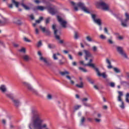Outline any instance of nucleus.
<instances>
[{
    "instance_id": "obj_1",
    "label": "nucleus",
    "mask_w": 129,
    "mask_h": 129,
    "mask_svg": "<svg viewBox=\"0 0 129 129\" xmlns=\"http://www.w3.org/2000/svg\"><path fill=\"white\" fill-rule=\"evenodd\" d=\"M44 119L41 113L36 109L31 110V119L28 126L30 129H43L47 127V124H43ZM43 124V125H42Z\"/></svg>"
},
{
    "instance_id": "obj_2",
    "label": "nucleus",
    "mask_w": 129,
    "mask_h": 129,
    "mask_svg": "<svg viewBox=\"0 0 129 129\" xmlns=\"http://www.w3.org/2000/svg\"><path fill=\"white\" fill-rule=\"evenodd\" d=\"M71 5L74 7V10L75 11H78V7L80 8L81 10L83 11L86 14H90V12L88 11V10L86 8V7H85V5H84V3H82L81 2H80L76 4V3H74V2H71Z\"/></svg>"
},
{
    "instance_id": "obj_3",
    "label": "nucleus",
    "mask_w": 129,
    "mask_h": 129,
    "mask_svg": "<svg viewBox=\"0 0 129 129\" xmlns=\"http://www.w3.org/2000/svg\"><path fill=\"white\" fill-rule=\"evenodd\" d=\"M23 83L24 86H25V87H27V88L28 89V90L29 91H31L34 94H35L36 95H39V93H38V91H37L36 90H35L34 88H33V87H32V86L30 84H29L26 82H24Z\"/></svg>"
},
{
    "instance_id": "obj_4",
    "label": "nucleus",
    "mask_w": 129,
    "mask_h": 129,
    "mask_svg": "<svg viewBox=\"0 0 129 129\" xmlns=\"http://www.w3.org/2000/svg\"><path fill=\"white\" fill-rule=\"evenodd\" d=\"M97 7L98 8H102L103 11H109V7L108 5L106 4L104 2H100L97 3Z\"/></svg>"
},
{
    "instance_id": "obj_5",
    "label": "nucleus",
    "mask_w": 129,
    "mask_h": 129,
    "mask_svg": "<svg viewBox=\"0 0 129 129\" xmlns=\"http://www.w3.org/2000/svg\"><path fill=\"white\" fill-rule=\"evenodd\" d=\"M52 29L54 31V36L55 37L56 40H57V41H59V44H63V43H64V41H63V40H60V36L57 34V32H58V30L56 29V24L52 25Z\"/></svg>"
},
{
    "instance_id": "obj_6",
    "label": "nucleus",
    "mask_w": 129,
    "mask_h": 129,
    "mask_svg": "<svg viewBox=\"0 0 129 129\" xmlns=\"http://www.w3.org/2000/svg\"><path fill=\"white\" fill-rule=\"evenodd\" d=\"M60 75H61V76H66V78H67V79H69V80H70L71 83V84H74L75 82L74 81H72L71 80V77L69 75V74H70V73H69V72L67 71H64V72H60Z\"/></svg>"
},
{
    "instance_id": "obj_7",
    "label": "nucleus",
    "mask_w": 129,
    "mask_h": 129,
    "mask_svg": "<svg viewBox=\"0 0 129 129\" xmlns=\"http://www.w3.org/2000/svg\"><path fill=\"white\" fill-rule=\"evenodd\" d=\"M118 93L119 95L118 96L117 100L118 101H120V102H121V105H119V107H120V108H122V109H124V103L123 102V101L121 99V96H122L123 94H122V92L118 91Z\"/></svg>"
},
{
    "instance_id": "obj_8",
    "label": "nucleus",
    "mask_w": 129,
    "mask_h": 129,
    "mask_svg": "<svg viewBox=\"0 0 129 129\" xmlns=\"http://www.w3.org/2000/svg\"><path fill=\"white\" fill-rule=\"evenodd\" d=\"M57 19L58 22L60 23V25L62 27V28H66V25L67 24V22H66L65 20H63L60 16H57Z\"/></svg>"
},
{
    "instance_id": "obj_9",
    "label": "nucleus",
    "mask_w": 129,
    "mask_h": 129,
    "mask_svg": "<svg viewBox=\"0 0 129 129\" xmlns=\"http://www.w3.org/2000/svg\"><path fill=\"white\" fill-rule=\"evenodd\" d=\"M117 51L120 54V55H121V56H123L124 58H127V56L126 55V54H125V52H124V51H123L122 47L120 46L117 47Z\"/></svg>"
},
{
    "instance_id": "obj_10",
    "label": "nucleus",
    "mask_w": 129,
    "mask_h": 129,
    "mask_svg": "<svg viewBox=\"0 0 129 129\" xmlns=\"http://www.w3.org/2000/svg\"><path fill=\"white\" fill-rule=\"evenodd\" d=\"M126 19L124 20V21L122 20L121 21V25L122 27H126V23H127V21H129V15L128 13H126L125 14Z\"/></svg>"
},
{
    "instance_id": "obj_11",
    "label": "nucleus",
    "mask_w": 129,
    "mask_h": 129,
    "mask_svg": "<svg viewBox=\"0 0 129 129\" xmlns=\"http://www.w3.org/2000/svg\"><path fill=\"white\" fill-rule=\"evenodd\" d=\"M92 19H93V20L94 21V23L98 25V26H101V20L98 19H96V15L95 14H92Z\"/></svg>"
},
{
    "instance_id": "obj_12",
    "label": "nucleus",
    "mask_w": 129,
    "mask_h": 129,
    "mask_svg": "<svg viewBox=\"0 0 129 129\" xmlns=\"http://www.w3.org/2000/svg\"><path fill=\"white\" fill-rule=\"evenodd\" d=\"M95 71L97 73V75L99 76V77H103V78H106L107 77L106 76V74H105V73H100V72H99V70H98V68L95 69Z\"/></svg>"
},
{
    "instance_id": "obj_13",
    "label": "nucleus",
    "mask_w": 129,
    "mask_h": 129,
    "mask_svg": "<svg viewBox=\"0 0 129 129\" xmlns=\"http://www.w3.org/2000/svg\"><path fill=\"white\" fill-rule=\"evenodd\" d=\"M84 52L86 55L85 56V60H86V61L88 60V58H89V57H92V54L90 53V52H89V51L87 50H84Z\"/></svg>"
},
{
    "instance_id": "obj_14",
    "label": "nucleus",
    "mask_w": 129,
    "mask_h": 129,
    "mask_svg": "<svg viewBox=\"0 0 129 129\" xmlns=\"http://www.w3.org/2000/svg\"><path fill=\"white\" fill-rule=\"evenodd\" d=\"M93 61V60H92V59H90L88 63H86V64H85V66H88L89 67H92L95 70V69H97V68L95 67V65H94V64L91 63H92Z\"/></svg>"
},
{
    "instance_id": "obj_15",
    "label": "nucleus",
    "mask_w": 129,
    "mask_h": 129,
    "mask_svg": "<svg viewBox=\"0 0 129 129\" xmlns=\"http://www.w3.org/2000/svg\"><path fill=\"white\" fill-rule=\"evenodd\" d=\"M12 102L14 104L15 106H16V107H19L21 103V102H20V100L15 99H13Z\"/></svg>"
},
{
    "instance_id": "obj_16",
    "label": "nucleus",
    "mask_w": 129,
    "mask_h": 129,
    "mask_svg": "<svg viewBox=\"0 0 129 129\" xmlns=\"http://www.w3.org/2000/svg\"><path fill=\"white\" fill-rule=\"evenodd\" d=\"M48 12L49 14H50L52 16H54V15H56V13H57V11H56L55 9L51 7L48 8Z\"/></svg>"
},
{
    "instance_id": "obj_17",
    "label": "nucleus",
    "mask_w": 129,
    "mask_h": 129,
    "mask_svg": "<svg viewBox=\"0 0 129 129\" xmlns=\"http://www.w3.org/2000/svg\"><path fill=\"white\" fill-rule=\"evenodd\" d=\"M0 91L1 92H2V93H6V92L7 91V87H6V86L4 85H2L0 86Z\"/></svg>"
},
{
    "instance_id": "obj_18",
    "label": "nucleus",
    "mask_w": 129,
    "mask_h": 129,
    "mask_svg": "<svg viewBox=\"0 0 129 129\" xmlns=\"http://www.w3.org/2000/svg\"><path fill=\"white\" fill-rule=\"evenodd\" d=\"M22 58H23V60L24 61H25L26 62H28V61H30V60H31V57H30V56H29L28 55H27V54H25V55H23Z\"/></svg>"
},
{
    "instance_id": "obj_19",
    "label": "nucleus",
    "mask_w": 129,
    "mask_h": 129,
    "mask_svg": "<svg viewBox=\"0 0 129 129\" xmlns=\"http://www.w3.org/2000/svg\"><path fill=\"white\" fill-rule=\"evenodd\" d=\"M37 10H38L39 11H43L44 10H45V7L43 6H37L34 8V11H37Z\"/></svg>"
},
{
    "instance_id": "obj_20",
    "label": "nucleus",
    "mask_w": 129,
    "mask_h": 129,
    "mask_svg": "<svg viewBox=\"0 0 129 129\" xmlns=\"http://www.w3.org/2000/svg\"><path fill=\"white\" fill-rule=\"evenodd\" d=\"M106 62L107 63V64H108L107 68H108V69H111V68H112V66H111V62H110V60H109L108 58H106Z\"/></svg>"
},
{
    "instance_id": "obj_21",
    "label": "nucleus",
    "mask_w": 129,
    "mask_h": 129,
    "mask_svg": "<svg viewBox=\"0 0 129 129\" xmlns=\"http://www.w3.org/2000/svg\"><path fill=\"white\" fill-rule=\"evenodd\" d=\"M40 61H43V62H44L45 64H47L48 65V64H49V62H48V61L47 60V59H46V58H44L43 56L40 57Z\"/></svg>"
},
{
    "instance_id": "obj_22",
    "label": "nucleus",
    "mask_w": 129,
    "mask_h": 129,
    "mask_svg": "<svg viewBox=\"0 0 129 129\" xmlns=\"http://www.w3.org/2000/svg\"><path fill=\"white\" fill-rule=\"evenodd\" d=\"M6 96L8 97V98H10V99H11V100H13V99H14V96H13V95H12L11 94H9V93H5Z\"/></svg>"
},
{
    "instance_id": "obj_23",
    "label": "nucleus",
    "mask_w": 129,
    "mask_h": 129,
    "mask_svg": "<svg viewBox=\"0 0 129 129\" xmlns=\"http://www.w3.org/2000/svg\"><path fill=\"white\" fill-rule=\"evenodd\" d=\"M21 6L23 7V8H24V9H25V10H26L27 11H29V10H30V7L27 6L24 3H22Z\"/></svg>"
},
{
    "instance_id": "obj_24",
    "label": "nucleus",
    "mask_w": 129,
    "mask_h": 129,
    "mask_svg": "<svg viewBox=\"0 0 129 129\" xmlns=\"http://www.w3.org/2000/svg\"><path fill=\"white\" fill-rule=\"evenodd\" d=\"M76 86L78 88H83V82H82V81H81V83H80V85L77 84V85H76Z\"/></svg>"
},
{
    "instance_id": "obj_25",
    "label": "nucleus",
    "mask_w": 129,
    "mask_h": 129,
    "mask_svg": "<svg viewBox=\"0 0 129 129\" xmlns=\"http://www.w3.org/2000/svg\"><path fill=\"white\" fill-rule=\"evenodd\" d=\"M86 39L88 42H93V39L89 36H87Z\"/></svg>"
},
{
    "instance_id": "obj_26",
    "label": "nucleus",
    "mask_w": 129,
    "mask_h": 129,
    "mask_svg": "<svg viewBox=\"0 0 129 129\" xmlns=\"http://www.w3.org/2000/svg\"><path fill=\"white\" fill-rule=\"evenodd\" d=\"M79 70H81L82 72H84V73H86V72H87V70L83 68L79 67Z\"/></svg>"
},
{
    "instance_id": "obj_27",
    "label": "nucleus",
    "mask_w": 129,
    "mask_h": 129,
    "mask_svg": "<svg viewBox=\"0 0 129 129\" xmlns=\"http://www.w3.org/2000/svg\"><path fill=\"white\" fill-rule=\"evenodd\" d=\"M23 40H24V42H26L27 43H31V40L28 39V38H27L26 37H24Z\"/></svg>"
},
{
    "instance_id": "obj_28",
    "label": "nucleus",
    "mask_w": 129,
    "mask_h": 129,
    "mask_svg": "<svg viewBox=\"0 0 129 129\" xmlns=\"http://www.w3.org/2000/svg\"><path fill=\"white\" fill-rule=\"evenodd\" d=\"M43 17H40L39 18V20H37L35 21V23L36 24H40V23H41V21L43 20Z\"/></svg>"
},
{
    "instance_id": "obj_29",
    "label": "nucleus",
    "mask_w": 129,
    "mask_h": 129,
    "mask_svg": "<svg viewBox=\"0 0 129 129\" xmlns=\"http://www.w3.org/2000/svg\"><path fill=\"white\" fill-rule=\"evenodd\" d=\"M12 3H13L14 5H15L16 8H19V3L16 2V0H12Z\"/></svg>"
},
{
    "instance_id": "obj_30",
    "label": "nucleus",
    "mask_w": 129,
    "mask_h": 129,
    "mask_svg": "<svg viewBox=\"0 0 129 129\" xmlns=\"http://www.w3.org/2000/svg\"><path fill=\"white\" fill-rule=\"evenodd\" d=\"M48 47L49 49H54V48H55L56 46H55V45L48 44Z\"/></svg>"
},
{
    "instance_id": "obj_31",
    "label": "nucleus",
    "mask_w": 129,
    "mask_h": 129,
    "mask_svg": "<svg viewBox=\"0 0 129 129\" xmlns=\"http://www.w3.org/2000/svg\"><path fill=\"white\" fill-rule=\"evenodd\" d=\"M87 80L88 81H89V82H90V83H91V84H93L94 83V82L93 81L92 79H91V78L88 77L87 78Z\"/></svg>"
},
{
    "instance_id": "obj_32",
    "label": "nucleus",
    "mask_w": 129,
    "mask_h": 129,
    "mask_svg": "<svg viewBox=\"0 0 129 129\" xmlns=\"http://www.w3.org/2000/svg\"><path fill=\"white\" fill-rule=\"evenodd\" d=\"M47 99H48L49 100H51V99H52L53 98V96H52V95L48 94L47 96Z\"/></svg>"
},
{
    "instance_id": "obj_33",
    "label": "nucleus",
    "mask_w": 129,
    "mask_h": 129,
    "mask_svg": "<svg viewBox=\"0 0 129 129\" xmlns=\"http://www.w3.org/2000/svg\"><path fill=\"white\" fill-rule=\"evenodd\" d=\"M85 121V117H82L81 119V124H83L84 122Z\"/></svg>"
},
{
    "instance_id": "obj_34",
    "label": "nucleus",
    "mask_w": 129,
    "mask_h": 129,
    "mask_svg": "<svg viewBox=\"0 0 129 129\" xmlns=\"http://www.w3.org/2000/svg\"><path fill=\"white\" fill-rule=\"evenodd\" d=\"M74 38L76 40H77V39H78V33H77V32H75Z\"/></svg>"
},
{
    "instance_id": "obj_35",
    "label": "nucleus",
    "mask_w": 129,
    "mask_h": 129,
    "mask_svg": "<svg viewBox=\"0 0 129 129\" xmlns=\"http://www.w3.org/2000/svg\"><path fill=\"white\" fill-rule=\"evenodd\" d=\"M52 58L53 60H58V57H57V54H56V53L53 54Z\"/></svg>"
},
{
    "instance_id": "obj_36",
    "label": "nucleus",
    "mask_w": 129,
    "mask_h": 129,
    "mask_svg": "<svg viewBox=\"0 0 129 129\" xmlns=\"http://www.w3.org/2000/svg\"><path fill=\"white\" fill-rule=\"evenodd\" d=\"M128 98H129V93H127L126 95V98H125V100L126 102H128L129 103V100H128Z\"/></svg>"
},
{
    "instance_id": "obj_37",
    "label": "nucleus",
    "mask_w": 129,
    "mask_h": 129,
    "mask_svg": "<svg viewBox=\"0 0 129 129\" xmlns=\"http://www.w3.org/2000/svg\"><path fill=\"white\" fill-rule=\"evenodd\" d=\"M40 29H41V31H42L43 33H45V32H46V28L45 27H43L42 26H40Z\"/></svg>"
},
{
    "instance_id": "obj_38",
    "label": "nucleus",
    "mask_w": 129,
    "mask_h": 129,
    "mask_svg": "<svg viewBox=\"0 0 129 129\" xmlns=\"http://www.w3.org/2000/svg\"><path fill=\"white\" fill-rule=\"evenodd\" d=\"M104 32L107 35H109V33H108V30H107V28L106 27H105L104 29Z\"/></svg>"
},
{
    "instance_id": "obj_39",
    "label": "nucleus",
    "mask_w": 129,
    "mask_h": 129,
    "mask_svg": "<svg viewBox=\"0 0 129 129\" xmlns=\"http://www.w3.org/2000/svg\"><path fill=\"white\" fill-rule=\"evenodd\" d=\"M100 39H101L102 40H104V39H106V36L103 35V34H101V35L100 36Z\"/></svg>"
},
{
    "instance_id": "obj_40",
    "label": "nucleus",
    "mask_w": 129,
    "mask_h": 129,
    "mask_svg": "<svg viewBox=\"0 0 129 129\" xmlns=\"http://www.w3.org/2000/svg\"><path fill=\"white\" fill-rule=\"evenodd\" d=\"M92 50L93 51V52H95L97 51V47L94 46L92 47Z\"/></svg>"
},
{
    "instance_id": "obj_41",
    "label": "nucleus",
    "mask_w": 129,
    "mask_h": 129,
    "mask_svg": "<svg viewBox=\"0 0 129 129\" xmlns=\"http://www.w3.org/2000/svg\"><path fill=\"white\" fill-rule=\"evenodd\" d=\"M109 86H110V87H115V84H114V83L113 82H111L109 84Z\"/></svg>"
},
{
    "instance_id": "obj_42",
    "label": "nucleus",
    "mask_w": 129,
    "mask_h": 129,
    "mask_svg": "<svg viewBox=\"0 0 129 129\" xmlns=\"http://www.w3.org/2000/svg\"><path fill=\"white\" fill-rule=\"evenodd\" d=\"M113 69H114V71L116 72V73H119L120 71L119 70H118V69L116 68H114Z\"/></svg>"
},
{
    "instance_id": "obj_43",
    "label": "nucleus",
    "mask_w": 129,
    "mask_h": 129,
    "mask_svg": "<svg viewBox=\"0 0 129 129\" xmlns=\"http://www.w3.org/2000/svg\"><path fill=\"white\" fill-rule=\"evenodd\" d=\"M37 47H41V46H42V41H41V40H40L38 42V43H37Z\"/></svg>"
},
{
    "instance_id": "obj_44",
    "label": "nucleus",
    "mask_w": 129,
    "mask_h": 129,
    "mask_svg": "<svg viewBox=\"0 0 129 129\" xmlns=\"http://www.w3.org/2000/svg\"><path fill=\"white\" fill-rule=\"evenodd\" d=\"M83 104L85 106H88V107H90L91 105L90 104H88V103L87 102H84Z\"/></svg>"
},
{
    "instance_id": "obj_45",
    "label": "nucleus",
    "mask_w": 129,
    "mask_h": 129,
    "mask_svg": "<svg viewBox=\"0 0 129 129\" xmlns=\"http://www.w3.org/2000/svg\"><path fill=\"white\" fill-rule=\"evenodd\" d=\"M19 51L22 52V53H26V49H25L24 48H23L20 50H19Z\"/></svg>"
},
{
    "instance_id": "obj_46",
    "label": "nucleus",
    "mask_w": 129,
    "mask_h": 129,
    "mask_svg": "<svg viewBox=\"0 0 129 129\" xmlns=\"http://www.w3.org/2000/svg\"><path fill=\"white\" fill-rule=\"evenodd\" d=\"M81 107V105H78V106H75V110H77V109H79V108Z\"/></svg>"
},
{
    "instance_id": "obj_47",
    "label": "nucleus",
    "mask_w": 129,
    "mask_h": 129,
    "mask_svg": "<svg viewBox=\"0 0 129 129\" xmlns=\"http://www.w3.org/2000/svg\"><path fill=\"white\" fill-rule=\"evenodd\" d=\"M88 99L87 98H83L82 100V102H85V101H87Z\"/></svg>"
},
{
    "instance_id": "obj_48",
    "label": "nucleus",
    "mask_w": 129,
    "mask_h": 129,
    "mask_svg": "<svg viewBox=\"0 0 129 129\" xmlns=\"http://www.w3.org/2000/svg\"><path fill=\"white\" fill-rule=\"evenodd\" d=\"M29 17L30 18L31 20H34L35 17H34V15L33 14L29 16Z\"/></svg>"
},
{
    "instance_id": "obj_49",
    "label": "nucleus",
    "mask_w": 129,
    "mask_h": 129,
    "mask_svg": "<svg viewBox=\"0 0 129 129\" xmlns=\"http://www.w3.org/2000/svg\"><path fill=\"white\" fill-rule=\"evenodd\" d=\"M108 42L109 44H113V41L111 39H108Z\"/></svg>"
},
{
    "instance_id": "obj_50",
    "label": "nucleus",
    "mask_w": 129,
    "mask_h": 129,
    "mask_svg": "<svg viewBox=\"0 0 129 129\" xmlns=\"http://www.w3.org/2000/svg\"><path fill=\"white\" fill-rule=\"evenodd\" d=\"M35 34L36 35H39V29H38V28L35 29Z\"/></svg>"
},
{
    "instance_id": "obj_51",
    "label": "nucleus",
    "mask_w": 129,
    "mask_h": 129,
    "mask_svg": "<svg viewBox=\"0 0 129 129\" xmlns=\"http://www.w3.org/2000/svg\"><path fill=\"white\" fill-rule=\"evenodd\" d=\"M59 65H64V62L62 61L61 60H59Z\"/></svg>"
},
{
    "instance_id": "obj_52",
    "label": "nucleus",
    "mask_w": 129,
    "mask_h": 129,
    "mask_svg": "<svg viewBox=\"0 0 129 129\" xmlns=\"http://www.w3.org/2000/svg\"><path fill=\"white\" fill-rule=\"evenodd\" d=\"M13 46H14V47H15V48H18V47L19 46V44H18L16 43H13Z\"/></svg>"
},
{
    "instance_id": "obj_53",
    "label": "nucleus",
    "mask_w": 129,
    "mask_h": 129,
    "mask_svg": "<svg viewBox=\"0 0 129 129\" xmlns=\"http://www.w3.org/2000/svg\"><path fill=\"white\" fill-rule=\"evenodd\" d=\"M95 120L96 121V122H100V121H101V119L97 118H95Z\"/></svg>"
},
{
    "instance_id": "obj_54",
    "label": "nucleus",
    "mask_w": 129,
    "mask_h": 129,
    "mask_svg": "<svg viewBox=\"0 0 129 129\" xmlns=\"http://www.w3.org/2000/svg\"><path fill=\"white\" fill-rule=\"evenodd\" d=\"M80 63L82 65H83L84 66H85V65H86V64L84 63V61H83V60L80 61Z\"/></svg>"
},
{
    "instance_id": "obj_55",
    "label": "nucleus",
    "mask_w": 129,
    "mask_h": 129,
    "mask_svg": "<svg viewBox=\"0 0 129 129\" xmlns=\"http://www.w3.org/2000/svg\"><path fill=\"white\" fill-rule=\"evenodd\" d=\"M69 58L70 60H73V56L71 54H69Z\"/></svg>"
},
{
    "instance_id": "obj_56",
    "label": "nucleus",
    "mask_w": 129,
    "mask_h": 129,
    "mask_svg": "<svg viewBox=\"0 0 129 129\" xmlns=\"http://www.w3.org/2000/svg\"><path fill=\"white\" fill-rule=\"evenodd\" d=\"M49 22H50V19L49 18H47L45 21V23L49 24Z\"/></svg>"
},
{
    "instance_id": "obj_57",
    "label": "nucleus",
    "mask_w": 129,
    "mask_h": 129,
    "mask_svg": "<svg viewBox=\"0 0 129 129\" xmlns=\"http://www.w3.org/2000/svg\"><path fill=\"white\" fill-rule=\"evenodd\" d=\"M10 129H14V128H15V126H14V125H13V124H10Z\"/></svg>"
},
{
    "instance_id": "obj_58",
    "label": "nucleus",
    "mask_w": 129,
    "mask_h": 129,
    "mask_svg": "<svg viewBox=\"0 0 129 129\" xmlns=\"http://www.w3.org/2000/svg\"><path fill=\"white\" fill-rule=\"evenodd\" d=\"M38 55L39 56H40V57H42V52H41L40 51H38Z\"/></svg>"
},
{
    "instance_id": "obj_59",
    "label": "nucleus",
    "mask_w": 129,
    "mask_h": 129,
    "mask_svg": "<svg viewBox=\"0 0 129 129\" xmlns=\"http://www.w3.org/2000/svg\"><path fill=\"white\" fill-rule=\"evenodd\" d=\"M34 2L35 3V4H40V3L39 0H34Z\"/></svg>"
},
{
    "instance_id": "obj_60",
    "label": "nucleus",
    "mask_w": 129,
    "mask_h": 129,
    "mask_svg": "<svg viewBox=\"0 0 129 129\" xmlns=\"http://www.w3.org/2000/svg\"><path fill=\"white\" fill-rule=\"evenodd\" d=\"M87 120L89 121H92V120H93V118H90V117H89V118H87Z\"/></svg>"
},
{
    "instance_id": "obj_61",
    "label": "nucleus",
    "mask_w": 129,
    "mask_h": 129,
    "mask_svg": "<svg viewBox=\"0 0 129 129\" xmlns=\"http://www.w3.org/2000/svg\"><path fill=\"white\" fill-rule=\"evenodd\" d=\"M73 64V66H76V65H77V62H76V61H73L72 62Z\"/></svg>"
},
{
    "instance_id": "obj_62",
    "label": "nucleus",
    "mask_w": 129,
    "mask_h": 129,
    "mask_svg": "<svg viewBox=\"0 0 129 129\" xmlns=\"http://www.w3.org/2000/svg\"><path fill=\"white\" fill-rule=\"evenodd\" d=\"M0 45H2L4 47H5V43H4V42H3L2 41H0Z\"/></svg>"
},
{
    "instance_id": "obj_63",
    "label": "nucleus",
    "mask_w": 129,
    "mask_h": 129,
    "mask_svg": "<svg viewBox=\"0 0 129 129\" xmlns=\"http://www.w3.org/2000/svg\"><path fill=\"white\" fill-rule=\"evenodd\" d=\"M8 7L10 8V9H13V4L8 5Z\"/></svg>"
},
{
    "instance_id": "obj_64",
    "label": "nucleus",
    "mask_w": 129,
    "mask_h": 129,
    "mask_svg": "<svg viewBox=\"0 0 129 129\" xmlns=\"http://www.w3.org/2000/svg\"><path fill=\"white\" fill-rule=\"evenodd\" d=\"M118 39L119 40H122V39H123V37H122V36H119L118 37Z\"/></svg>"
}]
</instances>
